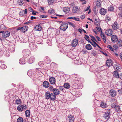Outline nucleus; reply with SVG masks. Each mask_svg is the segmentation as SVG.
Instances as JSON below:
<instances>
[{
    "instance_id": "f257e3e1",
    "label": "nucleus",
    "mask_w": 122,
    "mask_h": 122,
    "mask_svg": "<svg viewBox=\"0 0 122 122\" xmlns=\"http://www.w3.org/2000/svg\"><path fill=\"white\" fill-rule=\"evenodd\" d=\"M61 30L65 31L68 27V24L65 22L62 24L60 26Z\"/></svg>"
},
{
    "instance_id": "f03ea898",
    "label": "nucleus",
    "mask_w": 122,
    "mask_h": 122,
    "mask_svg": "<svg viewBox=\"0 0 122 122\" xmlns=\"http://www.w3.org/2000/svg\"><path fill=\"white\" fill-rule=\"evenodd\" d=\"M78 41L76 39H75L71 42V46L72 47H75L77 45Z\"/></svg>"
},
{
    "instance_id": "7ed1b4c3",
    "label": "nucleus",
    "mask_w": 122,
    "mask_h": 122,
    "mask_svg": "<svg viewBox=\"0 0 122 122\" xmlns=\"http://www.w3.org/2000/svg\"><path fill=\"white\" fill-rule=\"evenodd\" d=\"M67 120L69 122H73L74 120V118L73 115H69L67 116Z\"/></svg>"
},
{
    "instance_id": "20e7f679",
    "label": "nucleus",
    "mask_w": 122,
    "mask_h": 122,
    "mask_svg": "<svg viewBox=\"0 0 122 122\" xmlns=\"http://www.w3.org/2000/svg\"><path fill=\"white\" fill-rule=\"evenodd\" d=\"M26 105H19L17 107V109L19 111H22L23 109L26 108L25 107Z\"/></svg>"
},
{
    "instance_id": "39448f33",
    "label": "nucleus",
    "mask_w": 122,
    "mask_h": 122,
    "mask_svg": "<svg viewBox=\"0 0 122 122\" xmlns=\"http://www.w3.org/2000/svg\"><path fill=\"white\" fill-rule=\"evenodd\" d=\"M22 52L24 54V55L26 56H28L30 53V51L28 49L24 50Z\"/></svg>"
},
{
    "instance_id": "423d86ee",
    "label": "nucleus",
    "mask_w": 122,
    "mask_h": 122,
    "mask_svg": "<svg viewBox=\"0 0 122 122\" xmlns=\"http://www.w3.org/2000/svg\"><path fill=\"white\" fill-rule=\"evenodd\" d=\"M80 10L79 8L76 6H75L73 8L72 11L74 13H77Z\"/></svg>"
},
{
    "instance_id": "0eeeda50",
    "label": "nucleus",
    "mask_w": 122,
    "mask_h": 122,
    "mask_svg": "<svg viewBox=\"0 0 122 122\" xmlns=\"http://www.w3.org/2000/svg\"><path fill=\"white\" fill-rule=\"evenodd\" d=\"M29 46L31 50H36L37 48L36 46V45L33 44L32 43H31L30 44Z\"/></svg>"
},
{
    "instance_id": "6e6552de",
    "label": "nucleus",
    "mask_w": 122,
    "mask_h": 122,
    "mask_svg": "<svg viewBox=\"0 0 122 122\" xmlns=\"http://www.w3.org/2000/svg\"><path fill=\"white\" fill-rule=\"evenodd\" d=\"M10 35V33L9 31H4L2 34L3 37L6 38L9 37Z\"/></svg>"
},
{
    "instance_id": "1a4fd4ad",
    "label": "nucleus",
    "mask_w": 122,
    "mask_h": 122,
    "mask_svg": "<svg viewBox=\"0 0 122 122\" xmlns=\"http://www.w3.org/2000/svg\"><path fill=\"white\" fill-rule=\"evenodd\" d=\"M112 41L114 42L117 41L118 38L117 36L115 35H113L111 36Z\"/></svg>"
},
{
    "instance_id": "9d476101",
    "label": "nucleus",
    "mask_w": 122,
    "mask_h": 122,
    "mask_svg": "<svg viewBox=\"0 0 122 122\" xmlns=\"http://www.w3.org/2000/svg\"><path fill=\"white\" fill-rule=\"evenodd\" d=\"M104 117L107 120H108L109 119L110 117V112H105Z\"/></svg>"
},
{
    "instance_id": "9b49d317",
    "label": "nucleus",
    "mask_w": 122,
    "mask_h": 122,
    "mask_svg": "<svg viewBox=\"0 0 122 122\" xmlns=\"http://www.w3.org/2000/svg\"><path fill=\"white\" fill-rule=\"evenodd\" d=\"M106 34L108 36H111L113 34V32L111 29L107 30L105 31Z\"/></svg>"
},
{
    "instance_id": "f8f14e48",
    "label": "nucleus",
    "mask_w": 122,
    "mask_h": 122,
    "mask_svg": "<svg viewBox=\"0 0 122 122\" xmlns=\"http://www.w3.org/2000/svg\"><path fill=\"white\" fill-rule=\"evenodd\" d=\"M27 9H25L24 10H22L20 12L19 15L21 16H22L26 14L27 13Z\"/></svg>"
},
{
    "instance_id": "ddd939ff",
    "label": "nucleus",
    "mask_w": 122,
    "mask_h": 122,
    "mask_svg": "<svg viewBox=\"0 0 122 122\" xmlns=\"http://www.w3.org/2000/svg\"><path fill=\"white\" fill-rule=\"evenodd\" d=\"M35 58L33 56H31L28 59V62L29 64H31L33 63L35 61Z\"/></svg>"
},
{
    "instance_id": "4468645a",
    "label": "nucleus",
    "mask_w": 122,
    "mask_h": 122,
    "mask_svg": "<svg viewBox=\"0 0 122 122\" xmlns=\"http://www.w3.org/2000/svg\"><path fill=\"white\" fill-rule=\"evenodd\" d=\"M114 69L116 71H120V67L119 65L117 64H115L113 66Z\"/></svg>"
},
{
    "instance_id": "2eb2a0df",
    "label": "nucleus",
    "mask_w": 122,
    "mask_h": 122,
    "mask_svg": "<svg viewBox=\"0 0 122 122\" xmlns=\"http://www.w3.org/2000/svg\"><path fill=\"white\" fill-rule=\"evenodd\" d=\"M110 95L112 97H114L116 95V92L113 89H111L110 91Z\"/></svg>"
},
{
    "instance_id": "dca6fc26",
    "label": "nucleus",
    "mask_w": 122,
    "mask_h": 122,
    "mask_svg": "<svg viewBox=\"0 0 122 122\" xmlns=\"http://www.w3.org/2000/svg\"><path fill=\"white\" fill-rule=\"evenodd\" d=\"M43 85L44 87L47 88L49 86V84L47 81H45L43 83Z\"/></svg>"
},
{
    "instance_id": "f3484780",
    "label": "nucleus",
    "mask_w": 122,
    "mask_h": 122,
    "mask_svg": "<svg viewBox=\"0 0 122 122\" xmlns=\"http://www.w3.org/2000/svg\"><path fill=\"white\" fill-rule=\"evenodd\" d=\"M106 12V9L104 8L101 9L100 11V13L102 15H105Z\"/></svg>"
},
{
    "instance_id": "a211bd4d",
    "label": "nucleus",
    "mask_w": 122,
    "mask_h": 122,
    "mask_svg": "<svg viewBox=\"0 0 122 122\" xmlns=\"http://www.w3.org/2000/svg\"><path fill=\"white\" fill-rule=\"evenodd\" d=\"M49 81L52 84H54L55 83V78L52 77H51L49 79Z\"/></svg>"
},
{
    "instance_id": "6ab92c4d",
    "label": "nucleus",
    "mask_w": 122,
    "mask_h": 122,
    "mask_svg": "<svg viewBox=\"0 0 122 122\" xmlns=\"http://www.w3.org/2000/svg\"><path fill=\"white\" fill-rule=\"evenodd\" d=\"M112 62L111 60H107L106 61V64L107 66L109 67L112 65Z\"/></svg>"
},
{
    "instance_id": "aec40b11",
    "label": "nucleus",
    "mask_w": 122,
    "mask_h": 122,
    "mask_svg": "<svg viewBox=\"0 0 122 122\" xmlns=\"http://www.w3.org/2000/svg\"><path fill=\"white\" fill-rule=\"evenodd\" d=\"M63 10L65 13H68L70 10V8L69 7H64L63 9Z\"/></svg>"
},
{
    "instance_id": "412c9836",
    "label": "nucleus",
    "mask_w": 122,
    "mask_h": 122,
    "mask_svg": "<svg viewBox=\"0 0 122 122\" xmlns=\"http://www.w3.org/2000/svg\"><path fill=\"white\" fill-rule=\"evenodd\" d=\"M113 75L115 77L117 78H119V75L117 71H114L113 73Z\"/></svg>"
},
{
    "instance_id": "4be33fe9",
    "label": "nucleus",
    "mask_w": 122,
    "mask_h": 122,
    "mask_svg": "<svg viewBox=\"0 0 122 122\" xmlns=\"http://www.w3.org/2000/svg\"><path fill=\"white\" fill-rule=\"evenodd\" d=\"M100 36L102 39L103 41L105 43L106 41V37L104 33H102V32L101 33Z\"/></svg>"
},
{
    "instance_id": "5701e85b",
    "label": "nucleus",
    "mask_w": 122,
    "mask_h": 122,
    "mask_svg": "<svg viewBox=\"0 0 122 122\" xmlns=\"http://www.w3.org/2000/svg\"><path fill=\"white\" fill-rule=\"evenodd\" d=\"M56 98V95L53 93L51 94L50 96V99L53 101H54L55 100Z\"/></svg>"
},
{
    "instance_id": "b1692460",
    "label": "nucleus",
    "mask_w": 122,
    "mask_h": 122,
    "mask_svg": "<svg viewBox=\"0 0 122 122\" xmlns=\"http://www.w3.org/2000/svg\"><path fill=\"white\" fill-rule=\"evenodd\" d=\"M51 94H50V92H46L45 93V98L47 99H49L50 98V96Z\"/></svg>"
},
{
    "instance_id": "393cba45",
    "label": "nucleus",
    "mask_w": 122,
    "mask_h": 122,
    "mask_svg": "<svg viewBox=\"0 0 122 122\" xmlns=\"http://www.w3.org/2000/svg\"><path fill=\"white\" fill-rule=\"evenodd\" d=\"M28 29V27L26 26H24L21 27V31L23 32H25Z\"/></svg>"
},
{
    "instance_id": "a878e982",
    "label": "nucleus",
    "mask_w": 122,
    "mask_h": 122,
    "mask_svg": "<svg viewBox=\"0 0 122 122\" xmlns=\"http://www.w3.org/2000/svg\"><path fill=\"white\" fill-rule=\"evenodd\" d=\"M53 92L55 95H58L59 94V90L55 88Z\"/></svg>"
},
{
    "instance_id": "bb28decb",
    "label": "nucleus",
    "mask_w": 122,
    "mask_h": 122,
    "mask_svg": "<svg viewBox=\"0 0 122 122\" xmlns=\"http://www.w3.org/2000/svg\"><path fill=\"white\" fill-rule=\"evenodd\" d=\"M102 1L100 0H98L96 2V6L98 7H100L101 6Z\"/></svg>"
},
{
    "instance_id": "cd10ccee",
    "label": "nucleus",
    "mask_w": 122,
    "mask_h": 122,
    "mask_svg": "<svg viewBox=\"0 0 122 122\" xmlns=\"http://www.w3.org/2000/svg\"><path fill=\"white\" fill-rule=\"evenodd\" d=\"M35 29H36V30L40 31L42 29L41 26L39 25H36L34 28Z\"/></svg>"
},
{
    "instance_id": "c85d7f7f",
    "label": "nucleus",
    "mask_w": 122,
    "mask_h": 122,
    "mask_svg": "<svg viewBox=\"0 0 122 122\" xmlns=\"http://www.w3.org/2000/svg\"><path fill=\"white\" fill-rule=\"evenodd\" d=\"M101 107L103 108H106L107 106V105L106 103L103 102H102L101 104Z\"/></svg>"
},
{
    "instance_id": "c756f323",
    "label": "nucleus",
    "mask_w": 122,
    "mask_h": 122,
    "mask_svg": "<svg viewBox=\"0 0 122 122\" xmlns=\"http://www.w3.org/2000/svg\"><path fill=\"white\" fill-rule=\"evenodd\" d=\"M117 22H114V24L112 26V27L113 29L116 30L117 29Z\"/></svg>"
},
{
    "instance_id": "7c9ffc66",
    "label": "nucleus",
    "mask_w": 122,
    "mask_h": 122,
    "mask_svg": "<svg viewBox=\"0 0 122 122\" xmlns=\"http://www.w3.org/2000/svg\"><path fill=\"white\" fill-rule=\"evenodd\" d=\"M86 48L88 50H91L92 49V47L90 44L86 45Z\"/></svg>"
},
{
    "instance_id": "2f4dec72",
    "label": "nucleus",
    "mask_w": 122,
    "mask_h": 122,
    "mask_svg": "<svg viewBox=\"0 0 122 122\" xmlns=\"http://www.w3.org/2000/svg\"><path fill=\"white\" fill-rule=\"evenodd\" d=\"M117 44L119 47L122 46V40H119L117 42Z\"/></svg>"
},
{
    "instance_id": "473e14b6",
    "label": "nucleus",
    "mask_w": 122,
    "mask_h": 122,
    "mask_svg": "<svg viewBox=\"0 0 122 122\" xmlns=\"http://www.w3.org/2000/svg\"><path fill=\"white\" fill-rule=\"evenodd\" d=\"M26 116L27 117H29L30 115V112L29 110H26L25 112Z\"/></svg>"
},
{
    "instance_id": "72a5a7b5",
    "label": "nucleus",
    "mask_w": 122,
    "mask_h": 122,
    "mask_svg": "<svg viewBox=\"0 0 122 122\" xmlns=\"http://www.w3.org/2000/svg\"><path fill=\"white\" fill-rule=\"evenodd\" d=\"M64 87L66 88L69 89L70 87V85L68 83H65L64 85Z\"/></svg>"
},
{
    "instance_id": "f704fd0d",
    "label": "nucleus",
    "mask_w": 122,
    "mask_h": 122,
    "mask_svg": "<svg viewBox=\"0 0 122 122\" xmlns=\"http://www.w3.org/2000/svg\"><path fill=\"white\" fill-rule=\"evenodd\" d=\"M108 11H112L114 10V7L112 5H110L109 7H108Z\"/></svg>"
},
{
    "instance_id": "c9c22d12",
    "label": "nucleus",
    "mask_w": 122,
    "mask_h": 122,
    "mask_svg": "<svg viewBox=\"0 0 122 122\" xmlns=\"http://www.w3.org/2000/svg\"><path fill=\"white\" fill-rule=\"evenodd\" d=\"M54 12V10L52 8L50 9L48 11V13L49 14L53 13Z\"/></svg>"
},
{
    "instance_id": "e433bc0d",
    "label": "nucleus",
    "mask_w": 122,
    "mask_h": 122,
    "mask_svg": "<svg viewBox=\"0 0 122 122\" xmlns=\"http://www.w3.org/2000/svg\"><path fill=\"white\" fill-rule=\"evenodd\" d=\"M115 109L116 111L118 112H119L120 111V107L118 105L116 106V107Z\"/></svg>"
},
{
    "instance_id": "4c0bfd02",
    "label": "nucleus",
    "mask_w": 122,
    "mask_h": 122,
    "mask_svg": "<svg viewBox=\"0 0 122 122\" xmlns=\"http://www.w3.org/2000/svg\"><path fill=\"white\" fill-rule=\"evenodd\" d=\"M48 3L49 5H51L53 4L54 2V0H48Z\"/></svg>"
},
{
    "instance_id": "58836bf2",
    "label": "nucleus",
    "mask_w": 122,
    "mask_h": 122,
    "mask_svg": "<svg viewBox=\"0 0 122 122\" xmlns=\"http://www.w3.org/2000/svg\"><path fill=\"white\" fill-rule=\"evenodd\" d=\"M68 19H73V20H75L77 21H79V19L78 18H76L75 17H69L68 18Z\"/></svg>"
},
{
    "instance_id": "ea45409f",
    "label": "nucleus",
    "mask_w": 122,
    "mask_h": 122,
    "mask_svg": "<svg viewBox=\"0 0 122 122\" xmlns=\"http://www.w3.org/2000/svg\"><path fill=\"white\" fill-rule=\"evenodd\" d=\"M17 122H23V119L21 117H19L17 120Z\"/></svg>"
},
{
    "instance_id": "a19ab883",
    "label": "nucleus",
    "mask_w": 122,
    "mask_h": 122,
    "mask_svg": "<svg viewBox=\"0 0 122 122\" xmlns=\"http://www.w3.org/2000/svg\"><path fill=\"white\" fill-rule=\"evenodd\" d=\"M19 62L20 64H25V61H24L23 59V58H21L19 61Z\"/></svg>"
},
{
    "instance_id": "79ce46f5",
    "label": "nucleus",
    "mask_w": 122,
    "mask_h": 122,
    "mask_svg": "<svg viewBox=\"0 0 122 122\" xmlns=\"http://www.w3.org/2000/svg\"><path fill=\"white\" fill-rule=\"evenodd\" d=\"M21 102V100L20 99H16L15 100V103L17 105L20 104Z\"/></svg>"
},
{
    "instance_id": "37998d69",
    "label": "nucleus",
    "mask_w": 122,
    "mask_h": 122,
    "mask_svg": "<svg viewBox=\"0 0 122 122\" xmlns=\"http://www.w3.org/2000/svg\"><path fill=\"white\" fill-rule=\"evenodd\" d=\"M18 3L20 5H22L24 3L23 0H19Z\"/></svg>"
},
{
    "instance_id": "c03bdc74",
    "label": "nucleus",
    "mask_w": 122,
    "mask_h": 122,
    "mask_svg": "<svg viewBox=\"0 0 122 122\" xmlns=\"http://www.w3.org/2000/svg\"><path fill=\"white\" fill-rule=\"evenodd\" d=\"M0 67L1 69H4L6 68L7 67V66L5 64H3L1 65Z\"/></svg>"
},
{
    "instance_id": "a18cd8bd",
    "label": "nucleus",
    "mask_w": 122,
    "mask_h": 122,
    "mask_svg": "<svg viewBox=\"0 0 122 122\" xmlns=\"http://www.w3.org/2000/svg\"><path fill=\"white\" fill-rule=\"evenodd\" d=\"M89 37L87 35H85V39L88 41L89 42H90V41L89 39Z\"/></svg>"
},
{
    "instance_id": "49530a36",
    "label": "nucleus",
    "mask_w": 122,
    "mask_h": 122,
    "mask_svg": "<svg viewBox=\"0 0 122 122\" xmlns=\"http://www.w3.org/2000/svg\"><path fill=\"white\" fill-rule=\"evenodd\" d=\"M44 62L43 61H40L38 63L39 65L40 66H42L44 65Z\"/></svg>"
},
{
    "instance_id": "de8ad7c7",
    "label": "nucleus",
    "mask_w": 122,
    "mask_h": 122,
    "mask_svg": "<svg viewBox=\"0 0 122 122\" xmlns=\"http://www.w3.org/2000/svg\"><path fill=\"white\" fill-rule=\"evenodd\" d=\"M107 48L109 49L110 50L112 51H113V48L110 45H108L107 46Z\"/></svg>"
},
{
    "instance_id": "09e8293b",
    "label": "nucleus",
    "mask_w": 122,
    "mask_h": 122,
    "mask_svg": "<svg viewBox=\"0 0 122 122\" xmlns=\"http://www.w3.org/2000/svg\"><path fill=\"white\" fill-rule=\"evenodd\" d=\"M118 105H116V103H114L112 104L111 105V107L112 108H114V109L115 108L116 106H117Z\"/></svg>"
},
{
    "instance_id": "8fccbe9b",
    "label": "nucleus",
    "mask_w": 122,
    "mask_h": 122,
    "mask_svg": "<svg viewBox=\"0 0 122 122\" xmlns=\"http://www.w3.org/2000/svg\"><path fill=\"white\" fill-rule=\"evenodd\" d=\"M113 50H117L118 49L117 46L116 45H114L112 47Z\"/></svg>"
},
{
    "instance_id": "3c124183",
    "label": "nucleus",
    "mask_w": 122,
    "mask_h": 122,
    "mask_svg": "<svg viewBox=\"0 0 122 122\" xmlns=\"http://www.w3.org/2000/svg\"><path fill=\"white\" fill-rule=\"evenodd\" d=\"M67 23L68 24V25L69 24V25H71L73 27H75V25L72 23L71 22H68Z\"/></svg>"
},
{
    "instance_id": "603ef678",
    "label": "nucleus",
    "mask_w": 122,
    "mask_h": 122,
    "mask_svg": "<svg viewBox=\"0 0 122 122\" xmlns=\"http://www.w3.org/2000/svg\"><path fill=\"white\" fill-rule=\"evenodd\" d=\"M97 30H98V31L99 32H102V31L101 30V28L99 27H97Z\"/></svg>"
},
{
    "instance_id": "864d4df0",
    "label": "nucleus",
    "mask_w": 122,
    "mask_h": 122,
    "mask_svg": "<svg viewBox=\"0 0 122 122\" xmlns=\"http://www.w3.org/2000/svg\"><path fill=\"white\" fill-rule=\"evenodd\" d=\"M47 17V16L46 15H41L40 16V17H41L42 18H46Z\"/></svg>"
},
{
    "instance_id": "5fc2aeb1",
    "label": "nucleus",
    "mask_w": 122,
    "mask_h": 122,
    "mask_svg": "<svg viewBox=\"0 0 122 122\" xmlns=\"http://www.w3.org/2000/svg\"><path fill=\"white\" fill-rule=\"evenodd\" d=\"M90 42V43L94 47H96V45L95 43H94V42L93 43L92 42H91V41H90V42Z\"/></svg>"
},
{
    "instance_id": "6e6d98bb",
    "label": "nucleus",
    "mask_w": 122,
    "mask_h": 122,
    "mask_svg": "<svg viewBox=\"0 0 122 122\" xmlns=\"http://www.w3.org/2000/svg\"><path fill=\"white\" fill-rule=\"evenodd\" d=\"M49 89L51 91H52L53 92L55 88H54L52 86H50Z\"/></svg>"
},
{
    "instance_id": "4d7b16f0",
    "label": "nucleus",
    "mask_w": 122,
    "mask_h": 122,
    "mask_svg": "<svg viewBox=\"0 0 122 122\" xmlns=\"http://www.w3.org/2000/svg\"><path fill=\"white\" fill-rule=\"evenodd\" d=\"M118 8L120 10H121V11H122V4L120 5L118 7Z\"/></svg>"
},
{
    "instance_id": "13d9d810",
    "label": "nucleus",
    "mask_w": 122,
    "mask_h": 122,
    "mask_svg": "<svg viewBox=\"0 0 122 122\" xmlns=\"http://www.w3.org/2000/svg\"><path fill=\"white\" fill-rule=\"evenodd\" d=\"M85 15H81L80 16L81 18L82 19H84L85 17Z\"/></svg>"
},
{
    "instance_id": "bf43d9fd",
    "label": "nucleus",
    "mask_w": 122,
    "mask_h": 122,
    "mask_svg": "<svg viewBox=\"0 0 122 122\" xmlns=\"http://www.w3.org/2000/svg\"><path fill=\"white\" fill-rule=\"evenodd\" d=\"M90 6H88V7H87L86 9H85V10H84V11L85 12V11H87L88 10H89V9L90 8Z\"/></svg>"
},
{
    "instance_id": "052dcab7",
    "label": "nucleus",
    "mask_w": 122,
    "mask_h": 122,
    "mask_svg": "<svg viewBox=\"0 0 122 122\" xmlns=\"http://www.w3.org/2000/svg\"><path fill=\"white\" fill-rule=\"evenodd\" d=\"M93 41V42H94V43H95V44L98 47H99V48L101 49V48L100 47V46L94 41L92 39H91Z\"/></svg>"
},
{
    "instance_id": "680f3d73",
    "label": "nucleus",
    "mask_w": 122,
    "mask_h": 122,
    "mask_svg": "<svg viewBox=\"0 0 122 122\" xmlns=\"http://www.w3.org/2000/svg\"><path fill=\"white\" fill-rule=\"evenodd\" d=\"M21 27H19L16 29V30L18 31L20 30L21 31Z\"/></svg>"
},
{
    "instance_id": "e2e57ef3",
    "label": "nucleus",
    "mask_w": 122,
    "mask_h": 122,
    "mask_svg": "<svg viewBox=\"0 0 122 122\" xmlns=\"http://www.w3.org/2000/svg\"><path fill=\"white\" fill-rule=\"evenodd\" d=\"M111 20L110 18L109 17H107L106 18V20L107 21H109Z\"/></svg>"
},
{
    "instance_id": "0e129e2a",
    "label": "nucleus",
    "mask_w": 122,
    "mask_h": 122,
    "mask_svg": "<svg viewBox=\"0 0 122 122\" xmlns=\"http://www.w3.org/2000/svg\"><path fill=\"white\" fill-rule=\"evenodd\" d=\"M90 36L94 41H97L95 38L93 36Z\"/></svg>"
},
{
    "instance_id": "69168bd1",
    "label": "nucleus",
    "mask_w": 122,
    "mask_h": 122,
    "mask_svg": "<svg viewBox=\"0 0 122 122\" xmlns=\"http://www.w3.org/2000/svg\"><path fill=\"white\" fill-rule=\"evenodd\" d=\"M119 78L121 79L122 80V73H121L119 74Z\"/></svg>"
},
{
    "instance_id": "338daca9",
    "label": "nucleus",
    "mask_w": 122,
    "mask_h": 122,
    "mask_svg": "<svg viewBox=\"0 0 122 122\" xmlns=\"http://www.w3.org/2000/svg\"><path fill=\"white\" fill-rule=\"evenodd\" d=\"M118 16L119 18L122 17V12L118 14Z\"/></svg>"
},
{
    "instance_id": "774afa93",
    "label": "nucleus",
    "mask_w": 122,
    "mask_h": 122,
    "mask_svg": "<svg viewBox=\"0 0 122 122\" xmlns=\"http://www.w3.org/2000/svg\"><path fill=\"white\" fill-rule=\"evenodd\" d=\"M96 36L98 41H101V39L99 37L97 36Z\"/></svg>"
}]
</instances>
